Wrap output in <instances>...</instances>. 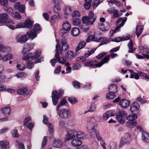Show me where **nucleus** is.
Segmentation results:
<instances>
[{
    "mask_svg": "<svg viewBox=\"0 0 149 149\" xmlns=\"http://www.w3.org/2000/svg\"><path fill=\"white\" fill-rule=\"evenodd\" d=\"M95 134L97 139L98 141H102L103 140V139L100 135L99 132L97 130H95V133L94 134Z\"/></svg>",
    "mask_w": 149,
    "mask_h": 149,
    "instance_id": "obj_47",
    "label": "nucleus"
},
{
    "mask_svg": "<svg viewBox=\"0 0 149 149\" xmlns=\"http://www.w3.org/2000/svg\"><path fill=\"white\" fill-rule=\"evenodd\" d=\"M130 135L129 133H126L124 134V137L122 138L120 142L119 145L120 147H121L125 144H128L130 139Z\"/></svg>",
    "mask_w": 149,
    "mask_h": 149,
    "instance_id": "obj_9",
    "label": "nucleus"
},
{
    "mask_svg": "<svg viewBox=\"0 0 149 149\" xmlns=\"http://www.w3.org/2000/svg\"><path fill=\"white\" fill-rule=\"evenodd\" d=\"M54 3H57L54 5L53 7V10L55 13H59L61 10V8L59 5L61 2V0H52Z\"/></svg>",
    "mask_w": 149,
    "mask_h": 149,
    "instance_id": "obj_12",
    "label": "nucleus"
},
{
    "mask_svg": "<svg viewBox=\"0 0 149 149\" xmlns=\"http://www.w3.org/2000/svg\"><path fill=\"white\" fill-rule=\"evenodd\" d=\"M58 18L56 15H54L52 16L51 17L50 22L52 23H54L55 22L56 20H57Z\"/></svg>",
    "mask_w": 149,
    "mask_h": 149,
    "instance_id": "obj_59",
    "label": "nucleus"
},
{
    "mask_svg": "<svg viewBox=\"0 0 149 149\" xmlns=\"http://www.w3.org/2000/svg\"><path fill=\"white\" fill-rule=\"evenodd\" d=\"M13 17L16 18L17 19L19 20L21 19L22 17L20 14L17 12H15L12 14Z\"/></svg>",
    "mask_w": 149,
    "mask_h": 149,
    "instance_id": "obj_43",
    "label": "nucleus"
},
{
    "mask_svg": "<svg viewBox=\"0 0 149 149\" xmlns=\"http://www.w3.org/2000/svg\"><path fill=\"white\" fill-rule=\"evenodd\" d=\"M15 145L16 146H18L19 149H25L24 145L22 143H20L18 141H15Z\"/></svg>",
    "mask_w": 149,
    "mask_h": 149,
    "instance_id": "obj_49",
    "label": "nucleus"
},
{
    "mask_svg": "<svg viewBox=\"0 0 149 149\" xmlns=\"http://www.w3.org/2000/svg\"><path fill=\"white\" fill-rule=\"evenodd\" d=\"M137 118V116L136 114H132L127 116L126 119L128 120V121H133Z\"/></svg>",
    "mask_w": 149,
    "mask_h": 149,
    "instance_id": "obj_39",
    "label": "nucleus"
},
{
    "mask_svg": "<svg viewBox=\"0 0 149 149\" xmlns=\"http://www.w3.org/2000/svg\"><path fill=\"white\" fill-rule=\"evenodd\" d=\"M140 106L137 102H134L130 106V110L131 112L136 111L139 109Z\"/></svg>",
    "mask_w": 149,
    "mask_h": 149,
    "instance_id": "obj_20",
    "label": "nucleus"
},
{
    "mask_svg": "<svg viewBox=\"0 0 149 149\" xmlns=\"http://www.w3.org/2000/svg\"><path fill=\"white\" fill-rule=\"evenodd\" d=\"M94 124L92 123H88L87 125L86 129L88 132L91 134L90 136L92 138L94 139L95 136L94 134L95 130H97L95 128Z\"/></svg>",
    "mask_w": 149,
    "mask_h": 149,
    "instance_id": "obj_7",
    "label": "nucleus"
},
{
    "mask_svg": "<svg viewBox=\"0 0 149 149\" xmlns=\"http://www.w3.org/2000/svg\"><path fill=\"white\" fill-rule=\"evenodd\" d=\"M57 91L54 90L52 93V100L53 104L54 106H56L58 103L59 98L57 96Z\"/></svg>",
    "mask_w": 149,
    "mask_h": 149,
    "instance_id": "obj_16",
    "label": "nucleus"
},
{
    "mask_svg": "<svg viewBox=\"0 0 149 149\" xmlns=\"http://www.w3.org/2000/svg\"><path fill=\"white\" fill-rule=\"evenodd\" d=\"M15 10H18L21 13H24L25 12V7L24 5H21L19 2H17L14 4Z\"/></svg>",
    "mask_w": 149,
    "mask_h": 149,
    "instance_id": "obj_11",
    "label": "nucleus"
},
{
    "mask_svg": "<svg viewBox=\"0 0 149 149\" xmlns=\"http://www.w3.org/2000/svg\"><path fill=\"white\" fill-rule=\"evenodd\" d=\"M121 13H120V14H118V10L116 9L113 13L112 17L113 18H117L121 16Z\"/></svg>",
    "mask_w": 149,
    "mask_h": 149,
    "instance_id": "obj_57",
    "label": "nucleus"
},
{
    "mask_svg": "<svg viewBox=\"0 0 149 149\" xmlns=\"http://www.w3.org/2000/svg\"><path fill=\"white\" fill-rule=\"evenodd\" d=\"M109 90L110 92H116L117 91V86L116 85H110L109 88Z\"/></svg>",
    "mask_w": 149,
    "mask_h": 149,
    "instance_id": "obj_48",
    "label": "nucleus"
},
{
    "mask_svg": "<svg viewBox=\"0 0 149 149\" xmlns=\"http://www.w3.org/2000/svg\"><path fill=\"white\" fill-rule=\"evenodd\" d=\"M143 28L142 26L140 25H137L136 29V33L137 38H138L142 32Z\"/></svg>",
    "mask_w": 149,
    "mask_h": 149,
    "instance_id": "obj_32",
    "label": "nucleus"
},
{
    "mask_svg": "<svg viewBox=\"0 0 149 149\" xmlns=\"http://www.w3.org/2000/svg\"><path fill=\"white\" fill-rule=\"evenodd\" d=\"M134 77V78L136 79H138L139 78V75L136 72H134L133 74H131L130 78H132Z\"/></svg>",
    "mask_w": 149,
    "mask_h": 149,
    "instance_id": "obj_62",
    "label": "nucleus"
},
{
    "mask_svg": "<svg viewBox=\"0 0 149 149\" xmlns=\"http://www.w3.org/2000/svg\"><path fill=\"white\" fill-rule=\"evenodd\" d=\"M142 134L143 141L146 143H149V134L145 132H143Z\"/></svg>",
    "mask_w": 149,
    "mask_h": 149,
    "instance_id": "obj_31",
    "label": "nucleus"
},
{
    "mask_svg": "<svg viewBox=\"0 0 149 149\" xmlns=\"http://www.w3.org/2000/svg\"><path fill=\"white\" fill-rule=\"evenodd\" d=\"M110 149H116L117 147L116 143L114 142H111L109 144Z\"/></svg>",
    "mask_w": 149,
    "mask_h": 149,
    "instance_id": "obj_51",
    "label": "nucleus"
},
{
    "mask_svg": "<svg viewBox=\"0 0 149 149\" xmlns=\"http://www.w3.org/2000/svg\"><path fill=\"white\" fill-rule=\"evenodd\" d=\"M27 75V74L23 72H21L18 74H16V76L18 78H22L23 77H26Z\"/></svg>",
    "mask_w": 149,
    "mask_h": 149,
    "instance_id": "obj_61",
    "label": "nucleus"
},
{
    "mask_svg": "<svg viewBox=\"0 0 149 149\" xmlns=\"http://www.w3.org/2000/svg\"><path fill=\"white\" fill-rule=\"evenodd\" d=\"M99 26L100 29L103 31H106L110 28L109 24L108 22H105L101 23L99 24Z\"/></svg>",
    "mask_w": 149,
    "mask_h": 149,
    "instance_id": "obj_23",
    "label": "nucleus"
},
{
    "mask_svg": "<svg viewBox=\"0 0 149 149\" xmlns=\"http://www.w3.org/2000/svg\"><path fill=\"white\" fill-rule=\"evenodd\" d=\"M9 142L7 141H0V145L3 149H9Z\"/></svg>",
    "mask_w": 149,
    "mask_h": 149,
    "instance_id": "obj_29",
    "label": "nucleus"
},
{
    "mask_svg": "<svg viewBox=\"0 0 149 149\" xmlns=\"http://www.w3.org/2000/svg\"><path fill=\"white\" fill-rule=\"evenodd\" d=\"M64 14L65 15H68L70 14L71 12V8L70 7L66 6L65 7L63 10Z\"/></svg>",
    "mask_w": 149,
    "mask_h": 149,
    "instance_id": "obj_44",
    "label": "nucleus"
},
{
    "mask_svg": "<svg viewBox=\"0 0 149 149\" xmlns=\"http://www.w3.org/2000/svg\"><path fill=\"white\" fill-rule=\"evenodd\" d=\"M58 115L61 118L64 119L70 118L71 116V113L69 110L65 109H62L59 110Z\"/></svg>",
    "mask_w": 149,
    "mask_h": 149,
    "instance_id": "obj_4",
    "label": "nucleus"
},
{
    "mask_svg": "<svg viewBox=\"0 0 149 149\" xmlns=\"http://www.w3.org/2000/svg\"><path fill=\"white\" fill-rule=\"evenodd\" d=\"M97 61H90L88 62H87L84 63V65L88 67H97Z\"/></svg>",
    "mask_w": 149,
    "mask_h": 149,
    "instance_id": "obj_34",
    "label": "nucleus"
},
{
    "mask_svg": "<svg viewBox=\"0 0 149 149\" xmlns=\"http://www.w3.org/2000/svg\"><path fill=\"white\" fill-rule=\"evenodd\" d=\"M13 58V56L12 54H8L4 55L2 57V60L6 61L7 60H10L12 59Z\"/></svg>",
    "mask_w": 149,
    "mask_h": 149,
    "instance_id": "obj_35",
    "label": "nucleus"
},
{
    "mask_svg": "<svg viewBox=\"0 0 149 149\" xmlns=\"http://www.w3.org/2000/svg\"><path fill=\"white\" fill-rule=\"evenodd\" d=\"M62 26L63 29L67 31H69L71 28L70 23L67 21H65L63 22Z\"/></svg>",
    "mask_w": 149,
    "mask_h": 149,
    "instance_id": "obj_28",
    "label": "nucleus"
},
{
    "mask_svg": "<svg viewBox=\"0 0 149 149\" xmlns=\"http://www.w3.org/2000/svg\"><path fill=\"white\" fill-rule=\"evenodd\" d=\"M133 42L131 40H130L128 44V47L129 49L128 52L132 53L135 51V49L133 48Z\"/></svg>",
    "mask_w": 149,
    "mask_h": 149,
    "instance_id": "obj_37",
    "label": "nucleus"
},
{
    "mask_svg": "<svg viewBox=\"0 0 149 149\" xmlns=\"http://www.w3.org/2000/svg\"><path fill=\"white\" fill-rule=\"evenodd\" d=\"M41 52L40 50H38L33 54L31 53H29L26 56H24L22 57V60L24 61H31L33 59H34L38 58L41 55Z\"/></svg>",
    "mask_w": 149,
    "mask_h": 149,
    "instance_id": "obj_2",
    "label": "nucleus"
},
{
    "mask_svg": "<svg viewBox=\"0 0 149 149\" xmlns=\"http://www.w3.org/2000/svg\"><path fill=\"white\" fill-rule=\"evenodd\" d=\"M3 48L2 52L5 53H7L11 52L12 51L11 48L9 46H5L3 44Z\"/></svg>",
    "mask_w": 149,
    "mask_h": 149,
    "instance_id": "obj_40",
    "label": "nucleus"
},
{
    "mask_svg": "<svg viewBox=\"0 0 149 149\" xmlns=\"http://www.w3.org/2000/svg\"><path fill=\"white\" fill-rule=\"evenodd\" d=\"M27 61L28 62L26 65L27 68L29 69L32 68L34 66L33 62L29 60Z\"/></svg>",
    "mask_w": 149,
    "mask_h": 149,
    "instance_id": "obj_55",
    "label": "nucleus"
},
{
    "mask_svg": "<svg viewBox=\"0 0 149 149\" xmlns=\"http://www.w3.org/2000/svg\"><path fill=\"white\" fill-rule=\"evenodd\" d=\"M6 23H13V21L9 18L8 15L6 13L0 14V26L3 24Z\"/></svg>",
    "mask_w": 149,
    "mask_h": 149,
    "instance_id": "obj_6",
    "label": "nucleus"
},
{
    "mask_svg": "<svg viewBox=\"0 0 149 149\" xmlns=\"http://www.w3.org/2000/svg\"><path fill=\"white\" fill-rule=\"evenodd\" d=\"M127 19V18L126 17H124L123 18H119L116 23V24L118 26L115 28V30L116 31L118 30L124 25Z\"/></svg>",
    "mask_w": 149,
    "mask_h": 149,
    "instance_id": "obj_13",
    "label": "nucleus"
},
{
    "mask_svg": "<svg viewBox=\"0 0 149 149\" xmlns=\"http://www.w3.org/2000/svg\"><path fill=\"white\" fill-rule=\"evenodd\" d=\"M67 101L65 99H63L59 104H58L56 107V110L58 111L59 109L62 106H64L66 103Z\"/></svg>",
    "mask_w": 149,
    "mask_h": 149,
    "instance_id": "obj_41",
    "label": "nucleus"
},
{
    "mask_svg": "<svg viewBox=\"0 0 149 149\" xmlns=\"http://www.w3.org/2000/svg\"><path fill=\"white\" fill-rule=\"evenodd\" d=\"M76 135L77 138L78 139H84L86 136V134L84 132L79 131L77 132H76Z\"/></svg>",
    "mask_w": 149,
    "mask_h": 149,
    "instance_id": "obj_26",
    "label": "nucleus"
},
{
    "mask_svg": "<svg viewBox=\"0 0 149 149\" xmlns=\"http://www.w3.org/2000/svg\"><path fill=\"white\" fill-rule=\"evenodd\" d=\"M59 126L60 128H65L66 127L65 122L62 120H60L59 122Z\"/></svg>",
    "mask_w": 149,
    "mask_h": 149,
    "instance_id": "obj_60",
    "label": "nucleus"
},
{
    "mask_svg": "<svg viewBox=\"0 0 149 149\" xmlns=\"http://www.w3.org/2000/svg\"><path fill=\"white\" fill-rule=\"evenodd\" d=\"M74 87L75 88H79L80 87V84L79 82L77 81H73L72 83Z\"/></svg>",
    "mask_w": 149,
    "mask_h": 149,
    "instance_id": "obj_52",
    "label": "nucleus"
},
{
    "mask_svg": "<svg viewBox=\"0 0 149 149\" xmlns=\"http://www.w3.org/2000/svg\"><path fill=\"white\" fill-rule=\"evenodd\" d=\"M100 3L99 0H94L93 2L92 6L94 7H96Z\"/></svg>",
    "mask_w": 149,
    "mask_h": 149,
    "instance_id": "obj_64",
    "label": "nucleus"
},
{
    "mask_svg": "<svg viewBox=\"0 0 149 149\" xmlns=\"http://www.w3.org/2000/svg\"><path fill=\"white\" fill-rule=\"evenodd\" d=\"M115 97V92H109L107 94L106 96L107 99L109 100L112 99Z\"/></svg>",
    "mask_w": 149,
    "mask_h": 149,
    "instance_id": "obj_38",
    "label": "nucleus"
},
{
    "mask_svg": "<svg viewBox=\"0 0 149 149\" xmlns=\"http://www.w3.org/2000/svg\"><path fill=\"white\" fill-rule=\"evenodd\" d=\"M29 39L27 35L26 34L24 35L21 36L17 40V41L21 43H23L26 42Z\"/></svg>",
    "mask_w": 149,
    "mask_h": 149,
    "instance_id": "obj_27",
    "label": "nucleus"
},
{
    "mask_svg": "<svg viewBox=\"0 0 149 149\" xmlns=\"http://www.w3.org/2000/svg\"><path fill=\"white\" fill-rule=\"evenodd\" d=\"M41 29V28L39 24H34L33 30L36 33L38 32Z\"/></svg>",
    "mask_w": 149,
    "mask_h": 149,
    "instance_id": "obj_45",
    "label": "nucleus"
},
{
    "mask_svg": "<svg viewBox=\"0 0 149 149\" xmlns=\"http://www.w3.org/2000/svg\"><path fill=\"white\" fill-rule=\"evenodd\" d=\"M33 22L30 19L26 20L24 22V28L29 29L32 28L33 26Z\"/></svg>",
    "mask_w": 149,
    "mask_h": 149,
    "instance_id": "obj_24",
    "label": "nucleus"
},
{
    "mask_svg": "<svg viewBox=\"0 0 149 149\" xmlns=\"http://www.w3.org/2000/svg\"><path fill=\"white\" fill-rule=\"evenodd\" d=\"M96 109V105L94 103L92 104H91L90 108L88 110L89 112H94Z\"/></svg>",
    "mask_w": 149,
    "mask_h": 149,
    "instance_id": "obj_50",
    "label": "nucleus"
},
{
    "mask_svg": "<svg viewBox=\"0 0 149 149\" xmlns=\"http://www.w3.org/2000/svg\"><path fill=\"white\" fill-rule=\"evenodd\" d=\"M114 114L115 113L111 110L107 111L104 113L102 119L104 120H106L110 117L114 116Z\"/></svg>",
    "mask_w": 149,
    "mask_h": 149,
    "instance_id": "obj_19",
    "label": "nucleus"
},
{
    "mask_svg": "<svg viewBox=\"0 0 149 149\" xmlns=\"http://www.w3.org/2000/svg\"><path fill=\"white\" fill-rule=\"evenodd\" d=\"M0 4L3 6H6L8 5V0H0Z\"/></svg>",
    "mask_w": 149,
    "mask_h": 149,
    "instance_id": "obj_63",
    "label": "nucleus"
},
{
    "mask_svg": "<svg viewBox=\"0 0 149 149\" xmlns=\"http://www.w3.org/2000/svg\"><path fill=\"white\" fill-rule=\"evenodd\" d=\"M62 143L61 141L58 139H55L54 141L53 146L54 147L59 148L62 146Z\"/></svg>",
    "mask_w": 149,
    "mask_h": 149,
    "instance_id": "obj_33",
    "label": "nucleus"
},
{
    "mask_svg": "<svg viewBox=\"0 0 149 149\" xmlns=\"http://www.w3.org/2000/svg\"><path fill=\"white\" fill-rule=\"evenodd\" d=\"M58 40L56 39V41L57 42V44L56 46V52L60 50L61 52L60 53H62L63 52H66L68 51L70 49V46L69 44L66 45H61V48H60V43L58 42Z\"/></svg>",
    "mask_w": 149,
    "mask_h": 149,
    "instance_id": "obj_8",
    "label": "nucleus"
},
{
    "mask_svg": "<svg viewBox=\"0 0 149 149\" xmlns=\"http://www.w3.org/2000/svg\"><path fill=\"white\" fill-rule=\"evenodd\" d=\"M72 17H79L80 16V13L78 10H74L72 14Z\"/></svg>",
    "mask_w": 149,
    "mask_h": 149,
    "instance_id": "obj_54",
    "label": "nucleus"
},
{
    "mask_svg": "<svg viewBox=\"0 0 149 149\" xmlns=\"http://www.w3.org/2000/svg\"><path fill=\"white\" fill-rule=\"evenodd\" d=\"M70 33L72 35L75 36L79 35V31L78 29L74 28L71 30Z\"/></svg>",
    "mask_w": 149,
    "mask_h": 149,
    "instance_id": "obj_36",
    "label": "nucleus"
},
{
    "mask_svg": "<svg viewBox=\"0 0 149 149\" xmlns=\"http://www.w3.org/2000/svg\"><path fill=\"white\" fill-rule=\"evenodd\" d=\"M27 89L26 88L24 87L23 88H22L18 89L17 91V93L19 95H22L24 94V93H26V95H28L30 94L31 93V91H29L27 93Z\"/></svg>",
    "mask_w": 149,
    "mask_h": 149,
    "instance_id": "obj_22",
    "label": "nucleus"
},
{
    "mask_svg": "<svg viewBox=\"0 0 149 149\" xmlns=\"http://www.w3.org/2000/svg\"><path fill=\"white\" fill-rule=\"evenodd\" d=\"M82 144L81 140L77 138L73 139L71 141L72 146L78 148Z\"/></svg>",
    "mask_w": 149,
    "mask_h": 149,
    "instance_id": "obj_17",
    "label": "nucleus"
},
{
    "mask_svg": "<svg viewBox=\"0 0 149 149\" xmlns=\"http://www.w3.org/2000/svg\"><path fill=\"white\" fill-rule=\"evenodd\" d=\"M127 115V113L124 110H118L116 112V118L118 121L122 124L125 123L124 118Z\"/></svg>",
    "mask_w": 149,
    "mask_h": 149,
    "instance_id": "obj_3",
    "label": "nucleus"
},
{
    "mask_svg": "<svg viewBox=\"0 0 149 149\" xmlns=\"http://www.w3.org/2000/svg\"><path fill=\"white\" fill-rule=\"evenodd\" d=\"M89 39L91 40H94L95 41H96L97 42H101L99 44V46H100L104 44H106L108 42V41L106 38L104 37H101L97 39L95 37L94 35H91L89 36L86 39V42H89L90 41L89 40Z\"/></svg>",
    "mask_w": 149,
    "mask_h": 149,
    "instance_id": "obj_5",
    "label": "nucleus"
},
{
    "mask_svg": "<svg viewBox=\"0 0 149 149\" xmlns=\"http://www.w3.org/2000/svg\"><path fill=\"white\" fill-rule=\"evenodd\" d=\"M34 45L33 44H26L24 45L22 53L24 55L26 56V53L33 48Z\"/></svg>",
    "mask_w": 149,
    "mask_h": 149,
    "instance_id": "obj_15",
    "label": "nucleus"
},
{
    "mask_svg": "<svg viewBox=\"0 0 149 149\" xmlns=\"http://www.w3.org/2000/svg\"><path fill=\"white\" fill-rule=\"evenodd\" d=\"M74 56V53L71 51H68L65 54V57L66 58L70 59Z\"/></svg>",
    "mask_w": 149,
    "mask_h": 149,
    "instance_id": "obj_42",
    "label": "nucleus"
},
{
    "mask_svg": "<svg viewBox=\"0 0 149 149\" xmlns=\"http://www.w3.org/2000/svg\"><path fill=\"white\" fill-rule=\"evenodd\" d=\"M68 100L72 104H74L78 102L77 100L75 98L69 97Z\"/></svg>",
    "mask_w": 149,
    "mask_h": 149,
    "instance_id": "obj_53",
    "label": "nucleus"
},
{
    "mask_svg": "<svg viewBox=\"0 0 149 149\" xmlns=\"http://www.w3.org/2000/svg\"><path fill=\"white\" fill-rule=\"evenodd\" d=\"M86 60L85 57L84 56H81L76 58V61L79 62H83Z\"/></svg>",
    "mask_w": 149,
    "mask_h": 149,
    "instance_id": "obj_58",
    "label": "nucleus"
},
{
    "mask_svg": "<svg viewBox=\"0 0 149 149\" xmlns=\"http://www.w3.org/2000/svg\"><path fill=\"white\" fill-rule=\"evenodd\" d=\"M127 125L129 127L132 128L136 125V121H128L127 123Z\"/></svg>",
    "mask_w": 149,
    "mask_h": 149,
    "instance_id": "obj_46",
    "label": "nucleus"
},
{
    "mask_svg": "<svg viewBox=\"0 0 149 149\" xmlns=\"http://www.w3.org/2000/svg\"><path fill=\"white\" fill-rule=\"evenodd\" d=\"M76 133L75 131L73 130H70L65 135V140L66 141H68L74 139Z\"/></svg>",
    "mask_w": 149,
    "mask_h": 149,
    "instance_id": "obj_10",
    "label": "nucleus"
},
{
    "mask_svg": "<svg viewBox=\"0 0 149 149\" xmlns=\"http://www.w3.org/2000/svg\"><path fill=\"white\" fill-rule=\"evenodd\" d=\"M130 101L125 99H122L119 102L120 106L122 108H126L130 105Z\"/></svg>",
    "mask_w": 149,
    "mask_h": 149,
    "instance_id": "obj_18",
    "label": "nucleus"
},
{
    "mask_svg": "<svg viewBox=\"0 0 149 149\" xmlns=\"http://www.w3.org/2000/svg\"><path fill=\"white\" fill-rule=\"evenodd\" d=\"M11 107H3L1 109V111L3 113L6 115H9L11 113Z\"/></svg>",
    "mask_w": 149,
    "mask_h": 149,
    "instance_id": "obj_30",
    "label": "nucleus"
},
{
    "mask_svg": "<svg viewBox=\"0 0 149 149\" xmlns=\"http://www.w3.org/2000/svg\"><path fill=\"white\" fill-rule=\"evenodd\" d=\"M96 19V16L94 14L93 12L90 11L88 16H84L82 18V21L84 24H80L81 20L78 18L73 19L72 23L75 26L79 25L80 29L85 31H88L89 29V26L93 24Z\"/></svg>",
    "mask_w": 149,
    "mask_h": 149,
    "instance_id": "obj_1",
    "label": "nucleus"
},
{
    "mask_svg": "<svg viewBox=\"0 0 149 149\" xmlns=\"http://www.w3.org/2000/svg\"><path fill=\"white\" fill-rule=\"evenodd\" d=\"M109 60V56L108 55L104 58L100 62L98 63L97 64V67H100L104 63H107L108 62Z\"/></svg>",
    "mask_w": 149,
    "mask_h": 149,
    "instance_id": "obj_25",
    "label": "nucleus"
},
{
    "mask_svg": "<svg viewBox=\"0 0 149 149\" xmlns=\"http://www.w3.org/2000/svg\"><path fill=\"white\" fill-rule=\"evenodd\" d=\"M12 136L15 138H18L19 135L17 130H13L11 132Z\"/></svg>",
    "mask_w": 149,
    "mask_h": 149,
    "instance_id": "obj_56",
    "label": "nucleus"
},
{
    "mask_svg": "<svg viewBox=\"0 0 149 149\" xmlns=\"http://www.w3.org/2000/svg\"><path fill=\"white\" fill-rule=\"evenodd\" d=\"M26 34L28 36V37L31 40H33L36 38L37 35V33L33 30L27 31L26 33Z\"/></svg>",
    "mask_w": 149,
    "mask_h": 149,
    "instance_id": "obj_21",
    "label": "nucleus"
},
{
    "mask_svg": "<svg viewBox=\"0 0 149 149\" xmlns=\"http://www.w3.org/2000/svg\"><path fill=\"white\" fill-rule=\"evenodd\" d=\"M60 52H61L60 50L57 51V52H56L55 54V57L56 59H57L58 63L62 64H64L66 61V60L63 57H60L59 54H62V53H60Z\"/></svg>",
    "mask_w": 149,
    "mask_h": 149,
    "instance_id": "obj_14",
    "label": "nucleus"
}]
</instances>
